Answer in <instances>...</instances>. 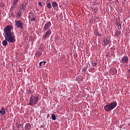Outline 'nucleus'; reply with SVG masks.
Listing matches in <instances>:
<instances>
[{
  "label": "nucleus",
  "instance_id": "nucleus-1",
  "mask_svg": "<svg viewBox=\"0 0 130 130\" xmlns=\"http://www.w3.org/2000/svg\"><path fill=\"white\" fill-rule=\"evenodd\" d=\"M13 27L10 25L6 26L4 29V34L5 40L3 41L2 44L4 46L8 45V42L9 43H15L16 42V39H15V35L14 32H12V29Z\"/></svg>",
  "mask_w": 130,
  "mask_h": 130
},
{
  "label": "nucleus",
  "instance_id": "nucleus-2",
  "mask_svg": "<svg viewBox=\"0 0 130 130\" xmlns=\"http://www.w3.org/2000/svg\"><path fill=\"white\" fill-rule=\"evenodd\" d=\"M116 106H117V103H116V102H113L110 103L109 104L106 105L104 107V109L105 111L110 112V111H111L112 109H114Z\"/></svg>",
  "mask_w": 130,
  "mask_h": 130
},
{
  "label": "nucleus",
  "instance_id": "nucleus-3",
  "mask_svg": "<svg viewBox=\"0 0 130 130\" xmlns=\"http://www.w3.org/2000/svg\"><path fill=\"white\" fill-rule=\"evenodd\" d=\"M39 100V98H38L37 95L33 96V95H31L29 99V105L30 106H34V105L37 103Z\"/></svg>",
  "mask_w": 130,
  "mask_h": 130
},
{
  "label": "nucleus",
  "instance_id": "nucleus-4",
  "mask_svg": "<svg viewBox=\"0 0 130 130\" xmlns=\"http://www.w3.org/2000/svg\"><path fill=\"white\" fill-rule=\"evenodd\" d=\"M15 26L17 28H20L22 30H23V28L24 27V23H22L21 20H15Z\"/></svg>",
  "mask_w": 130,
  "mask_h": 130
},
{
  "label": "nucleus",
  "instance_id": "nucleus-5",
  "mask_svg": "<svg viewBox=\"0 0 130 130\" xmlns=\"http://www.w3.org/2000/svg\"><path fill=\"white\" fill-rule=\"evenodd\" d=\"M36 19V15L32 12L28 13V19L30 22L34 21Z\"/></svg>",
  "mask_w": 130,
  "mask_h": 130
},
{
  "label": "nucleus",
  "instance_id": "nucleus-6",
  "mask_svg": "<svg viewBox=\"0 0 130 130\" xmlns=\"http://www.w3.org/2000/svg\"><path fill=\"white\" fill-rule=\"evenodd\" d=\"M50 27H51V22H50V21H48L45 24L43 27L44 31H48V30H51V29H50Z\"/></svg>",
  "mask_w": 130,
  "mask_h": 130
},
{
  "label": "nucleus",
  "instance_id": "nucleus-7",
  "mask_svg": "<svg viewBox=\"0 0 130 130\" xmlns=\"http://www.w3.org/2000/svg\"><path fill=\"white\" fill-rule=\"evenodd\" d=\"M51 35V29H49L48 30H46V32L44 34L42 39H46V38H49V36Z\"/></svg>",
  "mask_w": 130,
  "mask_h": 130
},
{
  "label": "nucleus",
  "instance_id": "nucleus-8",
  "mask_svg": "<svg viewBox=\"0 0 130 130\" xmlns=\"http://www.w3.org/2000/svg\"><path fill=\"white\" fill-rule=\"evenodd\" d=\"M20 2V0H14L12 6H11L10 8V11H14V9L17 7V5H18V2Z\"/></svg>",
  "mask_w": 130,
  "mask_h": 130
},
{
  "label": "nucleus",
  "instance_id": "nucleus-9",
  "mask_svg": "<svg viewBox=\"0 0 130 130\" xmlns=\"http://www.w3.org/2000/svg\"><path fill=\"white\" fill-rule=\"evenodd\" d=\"M121 63H126L128 62V57L127 56H124L122 57L121 60H120Z\"/></svg>",
  "mask_w": 130,
  "mask_h": 130
},
{
  "label": "nucleus",
  "instance_id": "nucleus-10",
  "mask_svg": "<svg viewBox=\"0 0 130 130\" xmlns=\"http://www.w3.org/2000/svg\"><path fill=\"white\" fill-rule=\"evenodd\" d=\"M110 41H109V40H108V38H104L103 40V44L104 45H108V44H109V42Z\"/></svg>",
  "mask_w": 130,
  "mask_h": 130
},
{
  "label": "nucleus",
  "instance_id": "nucleus-11",
  "mask_svg": "<svg viewBox=\"0 0 130 130\" xmlns=\"http://www.w3.org/2000/svg\"><path fill=\"white\" fill-rule=\"evenodd\" d=\"M25 129L30 130L31 129V124L29 123H26L25 126Z\"/></svg>",
  "mask_w": 130,
  "mask_h": 130
},
{
  "label": "nucleus",
  "instance_id": "nucleus-12",
  "mask_svg": "<svg viewBox=\"0 0 130 130\" xmlns=\"http://www.w3.org/2000/svg\"><path fill=\"white\" fill-rule=\"evenodd\" d=\"M120 34H121V30L119 29L118 30L116 31V32L115 33V37H118Z\"/></svg>",
  "mask_w": 130,
  "mask_h": 130
},
{
  "label": "nucleus",
  "instance_id": "nucleus-13",
  "mask_svg": "<svg viewBox=\"0 0 130 130\" xmlns=\"http://www.w3.org/2000/svg\"><path fill=\"white\" fill-rule=\"evenodd\" d=\"M52 7H53V9H55L56 7L58 8V5L57 4V3H56V2H52Z\"/></svg>",
  "mask_w": 130,
  "mask_h": 130
},
{
  "label": "nucleus",
  "instance_id": "nucleus-14",
  "mask_svg": "<svg viewBox=\"0 0 130 130\" xmlns=\"http://www.w3.org/2000/svg\"><path fill=\"white\" fill-rule=\"evenodd\" d=\"M0 113L2 115H5L6 114V109L5 108H2L1 110H0Z\"/></svg>",
  "mask_w": 130,
  "mask_h": 130
},
{
  "label": "nucleus",
  "instance_id": "nucleus-15",
  "mask_svg": "<svg viewBox=\"0 0 130 130\" xmlns=\"http://www.w3.org/2000/svg\"><path fill=\"white\" fill-rule=\"evenodd\" d=\"M45 63H46V61H41L39 63L40 66L39 68H40L42 66L43 67H44V66H45Z\"/></svg>",
  "mask_w": 130,
  "mask_h": 130
},
{
  "label": "nucleus",
  "instance_id": "nucleus-16",
  "mask_svg": "<svg viewBox=\"0 0 130 130\" xmlns=\"http://www.w3.org/2000/svg\"><path fill=\"white\" fill-rule=\"evenodd\" d=\"M22 16V13L20 11L16 14V19H19Z\"/></svg>",
  "mask_w": 130,
  "mask_h": 130
},
{
  "label": "nucleus",
  "instance_id": "nucleus-17",
  "mask_svg": "<svg viewBox=\"0 0 130 130\" xmlns=\"http://www.w3.org/2000/svg\"><path fill=\"white\" fill-rule=\"evenodd\" d=\"M41 54H42V53L40 52L39 51H37L36 53V56L37 57H40V56H41Z\"/></svg>",
  "mask_w": 130,
  "mask_h": 130
},
{
  "label": "nucleus",
  "instance_id": "nucleus-18",
  "mask_svg": "<svg viewBox=\"0 0 130 130\" xmlns=\"http://www.w3.org/2000/svg\"><path fill=\"white\" fill-rule=\"evenodd\" d=\"M116 25H117V27L118 29L119 30H120V29H121V24H120V23L117 22ZM119 28H120V29H119Z\"/></svg>",
  "mask_w": 130,
  "mask_h": 130
},
{
  "label": "nucleus",
  "instance_id": "nucleus-19",
  "mask_svg": "<svg viewBox=\"0 0 130 130\" xmlns=\"http://www.w3.org/2000/svg\"><path fill=\"white\" fill-rule=\"evenodd\" d=\"M111 72L113 74H116V73H117V70H116V69L113 68L112 69Z\"/></svg>",
  "mask_w": 130,
  "mask_h": 130
},
{
  "label": "nucleus",
  "instance_id": "nucleus-20",
  "mask_svg": "<svg viewBox=\"0 0 130 130\" xmlns=\"http://www.w3.org/2000/svg\"><path fill=\"white\" fill-rule=\"evenodd\" d=\"M94 34L96 36H101V34L99 33V31H98V30H95L94 32Z\"/></svg>",
  "mask_w": 130,
  "mask_h": 130
},
{
  "label": "nucleus",
  "instance_id": "nucleus-21",
  "mask_svg": "<svg viewBox=\"0 0 130 130\" xmlns=\"http://www.w3.org/2000/svg\"><path fill=\"white\" fill-rule=\"evenodd\" d=\"M52 119L53 120H55L56 119V117L54 114H52L51 115Z\"/></svg>",
  "mask_w": 130,
  "mask_h": 130
},
{
  "label": "nucleus",
  "instance_id": "nucleus-22",
  "mask_svg": "<svg viewBox=\"0 0 130 130\" xmlns=\"http://www.w3.org/2000/svg\"><path fill=\"white\" fill-rule=\"evenodd\" d=\"M47 7L48 9H51V8H52L51 4H50V3L47 4Z\"/></svg>",
  "mask_w": 130,
  "mask_h": 130
},
{
  "label": "nucleus",
  "instance_id": "nucleus-23",
  "mask_svg": "<svg viewBox=\"0 0 130 130\" xmlns=\"http://www.w3.org/2000/svg\"><path fill=\"white\" fill-rule=\"evenodd\" d=\"M91 64H92V67H96V66H97V63L92 62Z\"/></svg>",
  "mask_w": 130,
  "mask_h": 130
},
{
  "label": "nucleus",
  "instance_id": "nucleus-24",
  "mask_svg": "<svg viewBox=\"0 0 130 130\" xmlns=\"http://www.w3.org/2000/svg\"><path fill=\"white\" fill-rule=\"evenodd\" d=\"M16 126H17V128H20V127H21V126H22V124H17V125H16Z\"/></svg>",
  "mask_w": 130,
  "mask_h": 130
},
{
  "label": "nucleus",
  "instance_id": "nucleus-25",
  "mask_svg": "<svg viewBox=\"0 0 130 130\" xmlns=\"http://www.w3.org/2000/svg\"><path fill=\"white\" fill-rule=\"evenodd\" d=\"M0 7H1L2 8H4V7H5V4L0 3Z\"/></svg>",
  "mask_w": 130,
  "mask_h": 130
},
{
  "label": "nucleus",
  "instance_id": "nucleus-26",
  "mask_svg": "<svg viewBox=\"0 0 130 130\" xmlns=\"http://www.w3.org/2000/svg\"><path fill=\"white\" fill-rule=\"evenodd\" d=\"M27 93H28V94H31V93H32V90H31V89L27 90Z\"/></svg>",
  "mask_w": 130,
  "mask_h": 130
},
{
  "label": "nucleus",
  "instance_id": "nucleus-27",
  "mask_svg": "<svg viewBox=\"0 0 130 130\" xmlns=\"http://www.w3.org/2000/svg\"><path fill=\"white\" fill-rule=\"evenodd\" d=\"M39 5L40 6H42V2H39Z\"/></svg>",
  "mask_w": 130,
  "mask_h": 130
},
{
  "label": "nucleus",
  "instance_id": "nucleus-28",
  "mask_svg": "<svg viewBox=\"0 0 130 130\" xmlns=\"http://www.w3.org/2000/svg\"><path fill=\"white\" fill-rule=\"evenodd\" d=\"M82 72H84V73H86V70H85V68H84V69L82 70Z\"/></svg>",
  "mask_w": 130,
  "mask_h": 130
},
{
  "label": "nucleus",
  "instance_id": "nucleus-29",
  "mask_svg": "<svg viewBox=\"0 0 130 130\" xmlns=\"http://www.w3.org/2000/svg\"><path fill=\"white\" fill-rule=\"evenodd\" d=\"M0 15H2V12L0 11Z\"/></svg>",
  "mask_w": 130,
  "mask_h": 130
},
{
  "label": "nucleus",
  "instance_id": "nucleus-30",
  "mask_svg": "<svg viewBox=\"0 0 130 130\" xmlns=\"http://www.w3.org/2000/svg\"><path fill=\"white\" fill-rule=\"evenodd\" d=\"M22 130H24V129H22Z\"/></svg>",
  "mask_w": 130,
  "mask_h": 130
}]
</instances>
